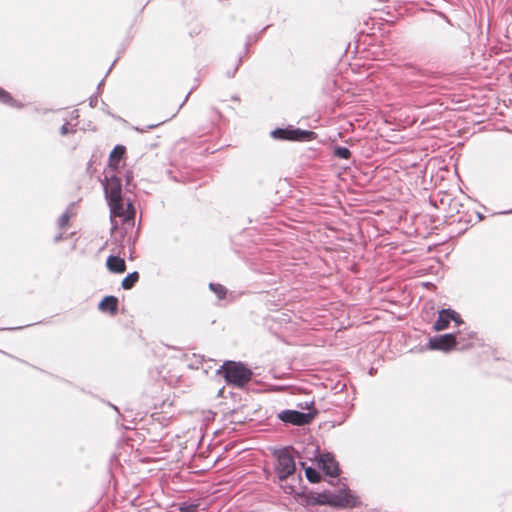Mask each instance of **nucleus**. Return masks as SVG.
Segmentation results:
<instances>
[{
    "label": "nucleus",
    "instance_id": "423d86ee",
    "mask_svg": "<svg viewBox=\"0 0 512 512\" xmlns=\"http://www.w3.org/2000/svg\"><path fill=\"white\" fill-rule=\"evenodd\" d=\"M451 321H454L456 325L463 323L460 315L452 309H442L439 311L438 318L433 324L434 331H442L449 327Z\"/></svg>",
    "mask_w": 512,
    "mask_h": 512
},
{
    "label": "nucleus",
    "instance_id": "5701e85b",
    "mask_svg": "<svg viewBox=\"0 0 512 512\" xmlns=\"http://www.w3.org/2000/svg\"><path fill=\"white\" fill-rule=\"evenodd\" d=\"M70 132V130L68 129V126L67 124H64L62 127H61V134L62 135H66Z\"/></svg>",
    "mask_w": 512,
    "mask_h": 512
},
{
    "label": "nucleus",
    "instance_id": "ddd939ff",
    "mask_svg": "<svg viewBox=\"0 0 512 512\" xmlns=\"http://www.w3.org/2000/svg\"><path fill=\"white\" fill-rule=\"evenodd\" d=\"M308 505H329V491L310 493L307 496Z\"/></svg>",
    "mask_w": 512,
    "mask_h": 512
},
{
    "label": "nucleus",
    "instance_id": "f8f14e48",
    "mask_svg": "<svg viewBox=\"0 0 512 512\" xmlns=\"http://www.w3.org/2000/svg\"><path fill=\"white\" fill-rule=\"evenodd\" d=\"M98 308L102 312L115 315L118 310V299L115 296H106L99 303Z\"/></svg>",
    "mask_w": 512,
    "mask_h": 512
},
{
    "label": "nucleus",
    "instance_id": "412c9836",
    "mask_svg": "<svg viewBox=\"0 0 512 512\" xmlns=\"http://www.w3.org/2000/svg\"><path fill=\"white\" fill-rule=\"evenodd\" d=\"M0 102L3 104H12L13 98L9 92L0 87Z\"/></svg>",
    "mask_w": 512,
    "mask_h": 512
},
{
    "label": "nucleus",
    "instance_id": "f3484780",
    "mask_svg": "<svg viewBox=\"0 0 512 512\" xmlns=\"http://www.w3.org/2000/svg\"><path fill=\"white\" fill-rule=\"evenodd\" d=\"M198 506L199 505L196 503L183 502V503L173 505V508L175 511H178V512H197Z\"/></svg>",
    "mask_w": 512,
    "mask_h": 512
},
{
    "label": "nucleus",
    "instance_id": "39448f33",
    "mask_svg": "<svg viewBox=\"0 0 512 512\" xmlns=\"http://www.w3.org/2000/svg\"><path fill=\"white\" fill-rule=\"evenodd\" d=\"M462 342L461 335L444 334L441 336L433 337L429 340V348L432 350H440L449 352L456 347L457 344Z\"/></svg>",
    "mask_w": 512,
    "mask_h": 512
},
{
    "label": "nucleus",
    "instance_id": "2eb2a0df",
    "mask_svg": "<svg viewBox=\"0 0 512 512\" xmlns=\"http://www.w3.org/2000/svg\"><path fill=\"white\" fill-rule=\"evenodd\" d=\"M70 218L71 216L68 212L63 213L59 217L57 224L61 233L55 237V241H59L62 239V233L66 232L69 227Z\"/></svg>",
    "mask_w": 512,
    "mask_h": 512
},
{
    "label": "nucleus",
    "instance_id": "6ab92c4d",
    "mask_svg": "<svg viewBox=\"0 0 512 512\" xmlns=\"http://www.w3.org/2000/svg\"><path fill=\"white\" fill-rule=\"evenodd\" d=\"M209 287L219 299H224L226 297L227 290L223 285L211 283Z\"/></svg>",
    "mask_w": 512,
    "mask_h": 512
},
{
    "label": "nucleus",
    "instance_id": "7ed1b4c3",
    "mask_svg": "<svg viewBox=\"0 0 512 512\" xmlns=\"http://www.w3.org/2000/svg\"><path fill=\"white\" fill-rule=\"evenodd\" d=\"M295 460L287 451H281L277 455L276 472L281 482L285 481L295 472Z\"/></svg>",
    "mask_w": 512,
    "mask_h": 512
},
{
    "label": "nucleus",
    "instance_id": "a211bd4d",
    "mask_svg": "<svg viewBox=\"0 0 512 512\" xmlns=\"http://www.w3.org/2000/svg\"><path fill=\"white\" fill-rule=\"evenodd\" d=\"M305 474H306V477L307 479L311 482V483H318L320 480H321V476L319 474L318 471H316L314 468L312 467H307L305 469Z\"/></svg>",
    "mask_w": 512,
    "mask_h": 512
},
{
    "label": "nucleus",
    "instance_id": "20e7f679",
    "mask_svg": "<svg viewBox=\"0 0 512 512\" xmlns=\"http://www.w3.org/2000/svg\"><path fill=\"white\" fill-rule=\"evenodd\" d=\"M273 138L290 141H309L315 138L313 131L301 129H276L271 132Z\"/></svg>",
    "mask_w": 512,
    "mask_h": 512
},
{
    "label": "nucleus",
    "instance_id": "1a4fd4ad",
    "mask_svg": "<svg viewBox=\"0 0 512 512\" xmlns=\"http://www.w3.org/2000/svg\"><path fill=\"white\" fill-rule=\"evenodd\" d=\"M104 190L109 202L119 201L120 197H122V184L120 178L117 176L107 178Z\"/></svg>",
    "mask_w": 512,
    "mask_h": 512
},
{
    "label": "nucleus",
    "instance_id": "0eeeda50",
    "mask_svg": "<svg viewBox=\"0 0 512 512\" xmlns=\"http://www.w3.org/2000/svg\"><path fill=\"white\" fill-rule=\"evenodd\" d=\"M109 206L113 216L122 218L124 222L134 220L135 210L132 204L130 202L125 204L122 197L117 202H109Z\"/></svg>",
    "mask_w": 512,
    "mask_h": 512
},
{
    "label": "nucleus",
    "instance_id": "b1692460",
    "mask_svg": "<svg viewBox=\"0 0 512 512\" xmlns=\"http://www.w3.org/2000/svg\"><path fill=\"white\" fill-rule=\"evenodd\" d=\"M470 345L462 346V349L468 348Z\"/></svg>",
    "mask_w": 512,
    "mask_h": 512
},
{
    "label": "nucleus",
    "instance_id": "f03ea898",
    "mask_svg": "<svg viewBox=\"0 0 512 512\" xmlns=\"http://www.w3.org/2000/svg\"><path fill=\"white\" fill-rule=\"evenodd\" d=\"M360 505L359 498L350 490L337 493L329 491V506L338 509H351Z\"/></svg>",
    "mask_w": 512,
    "mask_h": 512
},
{
    "label": "nucleus",
    "instance_id": "4be33fe9",
    "mask_svg": "<svg viewBox=\"0 0 512 512\" xmlns=\"http://www.w3.org/2000/svg\"><path fill=\"white\" fill-rule=\"evenodd\" d=\"M281 487L284 490V492L287 494H292L295 492L294 487L291 485H281Z\"/></svg>",
    "mask_w": 512,
    "mask_h": 512
},
{
    "label": "nucleus",
    "instance_id": "4468645a",
    "mask_svg": "<svg viewBox=\"0 0 512 512\" xmlns=\"http://www.w3.org/2000/svg\"><path fill=\"white\" fill-rule=\"evenodd\" d=\"M125 152H126V149H125L124 146L117 145L112 150V152L110 153V156H109V167L114 169V170L117 169L118 165H119V162L123 158Z\"/></svg>",
    "mask_w": 512,
    "mask_h": 512
},
{
    "label": "nucleus",
    "instance_id": "dca6fc26",
    "mask_svg": "<svg viewBox=\"0 0 512 512\" xmlns=\"http://www.w3.org/2000/svg\"><path fill=\"white\" fill-rule=\"evenodd\" d=\"M139 273L134 271L132 273H129L123 280H122V287L125 290L131 289L139 280Z\"/></svg>",
    "mask_w": 512,
    "mask_h": 512
},
{
    "label": "nucleus",
    "instance_id": "6e6552de",
    "mask_svg": "<svg viewBox=\"0 0 512 512\" xmlns=\"http://www.w3.org/2000/svg\"><path fill=\"white\" fill-rule=\"evenodd\" d=\"M279 417L286 423L298 426L309 424L313 419L310 413H302L295 410H285L279 414Z\"/></svg>",
    "mask_w": 512,
    "mask_h": 512
},
{
    "label": "nucleus",
    "instance_id": "f257e3e1",
    "mask_svg": "<svg viewBox=\"0 0 512 512\" xmlns=\"http://www.w3.org/2000/svg\"><path fill=\"white\" fill-rule=\"evenodd\" d=\"M221 368L226 382L237 387H243L253 375L251 369L241 362L226 361Z\"/></svg>",
    "mask_w": 512,
    "mask_h": 512
},
{
    "label": "nucleus",
    "instance_id": "aec40b11",
    "mask_svg": "<svg viewBox=\"0 0 512 512\" xmlns=\"http://www.w3.org/2000/svg\"><path fill=\"white\" fill-rule=\"evenodd\" d=\"M334 156L341 158V159H349L351 156V152L346 147H337L334 150Z\"/></svg>",
    "mask_w": 512,
    "mask_h": 512
},
{
    "label": "nucleus",
    "instance_id": "9d476101",
    "mask_svg": "<svg viewBox=\"0 0 512 512\" xmlns=\"http://www.w3.org/2000/svg\"><path fill=\"white\" fill-rule=\"evenodd\" d=\"M320 465L322 470L331 477L339 475L338 462L329 454L322 455L320 458Z\"/></svg>",
    "mask_w": 512,
    "mask_h": 512
},
{
    "label": "nucleus",
    "instance_id": "9b49d317",
    "mask_svg": "<svg viewBox=\"0 0 512 512\" xmlns=\"http://www.w3.org/2000/svg\"><path fill=\"white\" fill-rule=\"evenodd\" d=\"M106 266L112 273L120 274L126 271L125 260L118 256H109L106 261Z\"/></svg>",
    "mask_w": 512,
    "mask_h": 512
}]
</instances>
